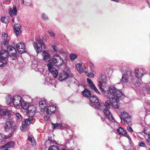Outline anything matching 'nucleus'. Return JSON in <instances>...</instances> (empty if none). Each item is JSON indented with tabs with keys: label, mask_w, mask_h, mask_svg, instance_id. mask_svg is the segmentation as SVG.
<instances>
[{
	"label": "nucleus",
	"mask_w": 150,
	"mask_h": 150,
	"mask_svg": "<svg viewBox=\"0 0 150 150\" xmlns=\"http://www.w3.org/2000/svg\"><path fill=\"white\" fill-rule=\"evenodd\" d=\"M109 109H108L106 108L103 111L106 117L109 120L112 121L113 120V118L109 110Z\"/></svg>",
	"instance_id": "obj_17"
},
{
	"label": "nucleus",
	"mask_w": 150,
	"mask_h": 150,
	"mask_svg": "<svg viewBox=\"0 0 150 150\" xmlns=\"http://www.w3.org/2000/svg\"><path fill=\"white\" fill-rule=\"evenodd\" d=\"M69 76V73L65 71H63L59 74V79L61 81H63L67 79Z\"/></svg>",
	"instance_id": "obj_15"
},
{
	"label": "nucleus",
	"mask_w": 150,
	"mask_h": 150,
	"mask_svg": "<svg viewBox=\"0 0 150 150\" xmlns=\"http://www.w3.org/2000/svg\"><path fill=\"white\" fill-rule=\"evenodd\" d=\"M6 61L4 59H0V67H4L6 65Z\"/></svg>",
	"instance_id": "obj_36"
},
{
	"label": "nucleus",
	"mask_w": 150,
	"mask_h": 150,
	"mask_svg": "<svg viewBox=\"0 0 150 150\" xmlns=\"http://www.w3.org/2000/svg\"><path fill=\"white\" fill-rule=\"evenodd\" d=\"M18 129L17 126L16 125H14L13 128V131L10 132L8 135H4L2 137L3 140L7 139H9L12 136L13 133V131H16Z\"/></svg>",
	"instance_id": "obj_18"
},
{
	"label": "nucleus",
	"mask_w": 150,
	"mask_h": 150,
	"mask_svg": "<svg viewBox=\"0 0 150 150\" xmlns=\"http://www.w3.org/2000/svg\"><path fill=\"white\" fill-rule=\"evenodd\" d=\"M51 47H52L53 50L54 52H55L57 53V46L55 45V44H52L51 45Z\"/></svg>",
	"instance_id": "obj_43"
},
{
	"label": "nucleus",
	"mask_w": 150,
	"mask_h": 150,
	"mask_svg": "<svg viewBox=\"0 0 150 150\" xmlns=\"http://www.w3.org/2000/svg\"><path fill=\"white\" fill-rule=\"evenodd\" d=\"M52 61L53 62V64L56 67L62 65L63 62L62 59L58 54L53 56Z\"/></svg>",
	"instance_id": "obj_8"
},
{
	"label": "nucleus",
	"mask_w": 150,
	"mask_h": 150,
	"mask_svg": "<svg viewBox=\"0 0 150 150\" xmlns=\"http://www.w3.org/2000/svg\"><path fill=\"white\" fill-rule=\"evenodd\" d=\"M47 66L48 67V70L49 71L50 70H52V69L53 68H54L53 67V64L51 62L48 63L47 64Z\"/></svg>",
	"instance_id": "obj_42"
},
{
	"label": "nucleus",
	"mask_w": 150,
	"mask_h": 150,
	"mask_svg": "<svg viewBox=\"0 0 150 150\" xmlns=\"http://www.w3.org/2000/svg\"><path fill=\"white\" fill-rule=\"evenodd\" d=\"M13 122L11 117H9L7 119L6 122L5 123L4 129L5 132H9L12 129Z\"/></svg>",
	"instance_id": "obj_6"
},
{
	"label": "nucleus",
	"mask_w": 150,
	"mask_h": 150,
	"mask_svg": "<svg viewBox=\"0 0 150 150\" xmlns=\"http://www.w3.org/2000/svg\"><path fill=\"white\" fill-rule=\"evenodd\" d=\"M48 141H49L51 143H53L54 142V141L53 140L50 139V137H48Z\"/></svg>",
	"instance_id": "obj_57"
},
{
	"label": "nucleus",
	"mask_w": 150,
	"mask_h": 150,
	"mask_svg": "<svg viewBox=\"0 0 150 150\" xmlns=\"http://www.w3.org/2000/svg\"><path fill=\"white\" fill-rule=\"evenodd\" d=\"M9 55L8 52L7 50H2L0 51V59H6Z\"/></svg>",
	"instance_id": "obj_16"
},
{
	"label": "nucleus",
	"mask_w": 150,
	"mask_h": 150,
	"mask_svg": "<svg viewBox=\"0 0 150 150\" xmlns=\"http://www.w3.org/2000/svg\"><path fill=\"white\" fill-rule=\"evenodd\" d=\"M129 150H137L136 147L134 146H131Z\"/></svg>",
	"instance_id": "obj_55"
},
{
	"label": "nucleus",
	"mask_w": 150,
	"mask_h": 150,
	"mask_svg": "<svg viewBox=\"0 0 150 150\" xmlns=\"http://www.w3.org/2000/svg\"><path fill=\"white\" fill-rule=\"evenodd\" d=\"M7 50L12 60H16L17 59L16 50V48L11 46H7Z\"/></svg>",
	"instance_id": "obj_7"
},
{
	"label": "nucleus",
	"mask_w": 150,
	"mask_h": 150,
	"mask_svg": "<svg viewBox=\"0 0 150 150\" xmlns=\"http://www.w3.org/2000/svg\"><path fill=\"white\" fill-rule=\"evenodd\" d=\"M111 1H115L116 2H119V0H111Z\"/></svg>",
	"instance_id": "obj_60"
},
{
	"label": "nucleus",
	"mask_w": 150,
	"mask_h": 150,
	"mask_svg": "<svg viewBox=\"0 0 150 150\" xmlns=\"http://www.w3.org/2000/svg\"><path fill=\"white\" fill-rule=\"evenodd\" d=\"M139 145L141 146L145 147L146 146L144 143L143 142H141L139 143Z\"/></svg>",
	"instance_id": "obj_52"
},
{
	"label": "nucleus",
	"mask_w": 150,
	"mask_h": 150,
	"mask_svg": "<svg viewBox=\"0 0 150 150\" xmlns=\"http://www.w3.org/2000/svg\"><path fill=\"white\" fill-rule=\"evenodd\" d=\"M48 33L50 36L53 37H54V34L52 30L49 31Z\"/></svg>",
	"instance_id": "obj_48"
},
{
	"label": "nucleus",
	"mask_w": 150,
	"mask_h": 150,
	"mask_svg": "<svg viewBox=\"0 0 150 150\" xmlns=\"http://www.w3.org/2000/svg\"><path fill=\"white\" fill-rule=\"evenodd\" d=\"M9 41L8 40H4V42H3V44L5 46H7V47L8 46V45L9 44Z\"/></svg>",
	"instance_id": "obj_47"
},
{
	"label": "nucleus",
	"mask_w": 150,
	"mask_h": 150,
	"mask_svg": "<svg viewBox=\"0 0 150 150\" xmlns=\"http://www.w3.org/2000/svg\"><path fill=\"white\" fill-rule=\"evenodd\" d=\"M62 150H66V149H62Z\"/></svg>",
	"instance_id": "obj_63"
},
{
	"label": "nucleus",
	"mask_w": 150,
	"mask_h": 150,
	"mask_svg": "<svg viewBox=\"0 0 150 150\" xmlns=\"http://www.w3.org/2000/svg\"><path fill=\"white\" fill-rule=\"evenodd\" d=\"M121 81L124 83H127L128 82V78L127 75L125 74L122 75L121 79Z\"/></svg>",
	"instance_id": "obj_34"
},
{
	"label": "nucleus",
	"mask_w": 150,
	"mask_h": 150,
	"mask_svg": "<svg viewBox=\"0 0 150 150\" xmlns=\"http://www.w3.org/2000/svg\"><path fill=\"white\" fill-rule=\"evenodd\" d=\"M59 54L61 53L62 52L61 51H59Z\"/></svg>",
	"instance_id": "obj_62"
},
{
	"label": "nucleus",
	"mask_w": 150,
	"mask_h": 150,
	"mask_svg": "<svg viewBox=\"0 0 150 150\" xmlns=\"http://www.w3.org/2000/svg\"><path fill=\"white\" fill-rule=\"evenodd\" d=\"M127 129L128 131H129V132H133V130L132 128L130 126H129L127 127Z\"/></svg>",
	"instance_id": "obj_51"
},
{
	"label": "nucleus",
	"mask_w": 150,
	"mask_h": 150,
	"mask_svg": "<svg viewBox=\"0 0 150 150\" xmlns=\"http://www.w3.org/2000/svg\"><path fill=\"white\" fill-rule=\"evenodd\" d=\"M87 75L88 77L90 78H93L94 76V74L92 72L88 73Z\"/></svg>",
	"instance_id": "obj_44"
},
{
	"label": "nucleus",
	"mask_w": 150,
	"mask_h": 150,
	"mask_svg": "<svg viewBox=\"0 0 150 150\" xmlns=\"http://www.w3.org/2000/svg\"><path fill=\"white\" fill-rule=\"evenodd\" d=\"M121 116L120 117L121 120H123L129 126L132 125V119L131 116L126 112L124 111L121 113Z\"/></svg>",
	"instance_id": "obj_4"
},
{
	"label": "nucleus",
	"mask_w": 150,
	"mask_h": 150,
	"mask_svg": "<svg viewBox=\"0 0 150 150\" xmlns=\"http://www.w3.org/2000/svg\"><path fill=\"white\" fill-rule=\"evenodd\" d=\"M77 71L80 73L83 72H84L83 67L82 65L81 67L79 68V69L77 70Z\"/></svg>",
	"instance_id": "obj_46"
},
{
	"label": "nucleus",
	"mask_w": 150,
	"mask_h": 150,
	"mask_svg": "<svg viewBox=\"0 0 150 150\" xmlns=\"http://www.w3.org/2000/svg\"><path fill=\"white\" fill-rule=\"evenodd\" d=\"M117 131L119 134L123 135L128 139H129V135L127 134L126 130H125L124 128L119 127L117 129Z\"/></svg>",
	"instance_id": "obj_20"
},
{
	"label": "nucleus",
	"mask_w": 150,
	"mask_h": 150,
	"mask_svg": "<svg viewBox=\"0 0 150 150\" xmlns=\"http://www.w3.org/2000/svg\"><path fill=\"white\" fill-rule=\"evenodd\" d=\"M15 144L13 141H11L6 145L1 146V149H4L5 148H11L13 147L15 145Z\"/></svg>",
	"instance_id": "obj_25"
},
{
	"label": "nucleus",
	"mask_w": 150,
	"mask_h": 150,
	"mask_svg": "<svg viewBox=\"0 0 150 150\" xmlns=\"http://www.w3.org/2000/svg\"><path fill=\"white\" fill-rule=\"evenodd\" d=\"M33 117H29L28 119H25V120L24 121H23L22 123L24 124H25L28 125H29L30 123V121L32 120L33 119Z\"/></svg>",
	"instance_id": "obj_35"
},
{
	"label": "nucleus",
	"mask_w": 150,
	"mask_h": 150,
	"mask_svg": "<svg viewBox=\"0 0 150 150\" xmlns=\"http://www.w3.org/2000/svg\"><path fill=\"white\" fill-rule=\"evenodd\" d=\"M29 105L28 103H26L25 101H23L22 100L20 106H21L22 108L26 110Z\"/></svg>",
	"instance_id": "obj_33"
},
{
	"label": "nucleus",
	"mask_w": 150,
	"mask_h": 150,
	"mask_svg": "<svg viewBox=\"0 0 150 150\" xmlns=\"http://www.w3.org/2000/svg\"><path fill=\"white\" fill-rule=\"evenodd\" d=\"M148 137L146 139V144L150 146V131L148 132Z\"/></svg>",
	"instance_id": "obj_41"
},
{
	"label": "nucleus",
	"mask_w": 150,
	"mask_h": 150,
	"mask_svg": "<svg viewBox=\"0 0 150 150\" xmlns=\"http://www.w3.org/2000/svg\"><path fill=\"white\" fill-rule=\"evenodd\" d=\"M87 81L88 83L89 84V85L93 84L92 81L89 78L87 79Z\"/></svg>",
	"instance_id": "obj_50"
},
{
	"label": "nucleus",
	"mask_w": 150,
	"mask_h": 150,
	"mask_svg": "<svg viewBox=\"0 0 150 150\" xmlns=\"http://www.w3.org/2000/svg\"><path fill=\"white\" fill-rule=\"evenodd\" d=\"M44 118L45 121H47L49 118V117L47 116H45L44 117Z\"/></svg>",
	"instance_id": "obj_56"
},
{
	"label": "nucleus",
	"mask_w": 150,
	"mask_h": 150,
	"mask_svg": "<svg viewBox=\"0 0 150 150\" xmlns=\"http://www.w3.org/2000/svg\"><path fill=\"white\" fill-rule=\"evenodd\" d=\"M90 105L91 106H94L95 107L98 105V103L99 102V99L96 96L92 95L89 98Z\"/></svg>",
	"instance_id": "obj_10"
},
{
	"label": "nucleus",
	"mask_w": 150,
	"mask_h": 150,
	"mask_svg": "<svg viewBox=\"0 0 150 150\" xmlns=\"http://www.w3.org/2000/svg\"><path fill=\"white\" fill-rule=\"evenodd\" d=\"M36 41L37 42H34L33 43V46L36 52L38 53L42 51V48L45 49L46 46L43 40L40 38L37 39Z\"/></svg>",
	"instance_id": "obj_3"
},
{
	"label": "nucleus",
	"mask_w": 150,
	"mask_h": 150,
	"mask_svg": "<svg viewBox=\"0 0 150 150\" xmlns=\"http://www.w3.org/2000/svg\"><path fill=\"white\" fill-rule=\"evenodd\" d=\"M52 74V76L54 78H56L57 77L58 75V72L57 69L55 68H54L52 69L49 71Z\"/></svg>",
	"instance_id": "obj_30"
},
{
	"label": "nucleus",
	"mask_w": 150,
	"mask_h": 150,
	"mask_svg": "<svg viewBox=\"0 0 150 150\" xmlns=\"http://www.w3.org/2000/svg\"><path fill=\"white\" fill-rule=\"evenodd\" d=\"M11 113V111L9 110L0 109V117L6 115L10 116Z\"/></svg>",
	"instance_id": "obj_23"
},
{
	"label": "nucleus",
	"mask_w": 150,
	"mask_h": 150,
	"mask_svg": "<svg viewBox=\"0 0 150 150\" xmlns=\"http://www.w3.org/2000/svg\"><path fill=\"white\" fill-rule=\"evenodd\" d=\"M51 139H52V137H50V140H51Z\"/></svg>",
	"instance_id": "obj_64"
},
{
	"label": "nucleus",
	"mask_w": 150,
	"mask_h": 150,
	"mask_svg": "<svg viewBox=\"0 0 150 150\" xmlns=\"http://www.w3.org/2000/svg\"><path fill=\"white\" fill-rule=\"evenodd\" d=\"M14 32L17 36H18L21 32V26L18 24H16L14 26Z\"/></svg>",
	"instance_id": "obj_19"
},
{
	"label": "nucleus",
	"mask_w": 150,
	"mask_h": 150,
	"mask_svg": "<svg viewBox=\"0 0 150 150\" xmlns=\"http://www.w3.org/2000/svg\"><path fill=\"white\" fill-rule=\"evenodd\" d=\"M77 57V55L76 54H72L69 56V58L71 60H73L76 59Z\"/></svg>",
	"instance_id": "obj_38"
},
{
	"label": "nucleus",
	"mask_w": 150,
	"mask_h": 150,
	"mask_svg": "<svg viewBox=\"0 0 150 150\" xmlns=\"http://www.w3.org/2000/svg\"><path fill=\"white\" fill-rule=\"evenodd\" d=\"M42 56L43 59L46 62H49L50 60V57L49 54L46 51H44L43 53Z\"/></svg>",
	"instance_id": "obj_24"
},
{
	"label": "nucleus",
	"mask_w": 150,
	"mask_h": 150,
	"mask_svg": "<svg viewBox=\"0 0 150 150\" xmlns=\"http://www.w3.org/2000/svg\"><path fill=\"white\" fill-rule=\"evenodd\" d=\"M98 83L99 87L102 91V94L103 95V93H104V92L106 91H105L104 89L102 87L103 84L102 83L101 81H99Z\"/></svg>",
	"instance_id": "obj_40"
},
{
	"label": "nucleus",
	"mask_w": 150,
	"mask_h": 150,
	"mask_svg": "<svg viewBox=\"0 0 150 150\" xmlns=\"http://www.w3.org/2000/svg\"><path fill=\"white\" fill-rule=\"evenodd\" d=\"M2 35L4 37H6V38L7 37L8 35L7 34V33H2Z\"/></svg>",
	"instance_id": "obj_54"
},
{
	"label": "nucleus",
	"mask_w": 150,
	"mask_h": 150,
	"mask_svg": "<svg viewBox=\"0 0 150 150\" xmlns=\"http://www.w3.org/2000/svg\"><path fill=\"white\" fill-rule=\"evenodd\" d=\"M8 12L10 16L11 17H12L13 16H16L17 9L16 6H14L13 9L10 8L8 10Z\"/></svg>",
	"instance_id": "obj_22"
},
{
	"label": "nucleus",
	"mask_w": 150,
	"mask_h": 150,
	"mask_svg": "<svg viewBox=\"0 0 150 150\" xmlns=\"http://www.w3.org/2000/svg\"><path fill=\"white\" fill-rule=\"evenodd\" d=\"M16 116L19 119H21V115L18 113H16Z\"/></svg>",
	"instance_id": "obj_53"
},
{
	"label": "nucleus",
	"mask_w": 150,
	"mask_h": 150,
	"mask_svg": "<svg viewBox=\"0 0 150 150\" xmlns=\"http://www.w3.org/2000/svg\"><path fill=\"white\" fill-rule=\"evenodd\" d=\"M81 66L82 64H76V67L77 70L79 69V68L81 67Z\"/></svg>",
	"instance_id": "obj_49"
},
{
	"label": "nucleus",
	"mask_w": 150,
	"mask_h": 150,
	"mask_svg": "<svg viewBox=\"0 0 150 150\" xmlns=\"http://www.w3.org/2000/svg\"><path fill=\"white\" fill-rule=\"evenodd\" d=\"M141 81V79L139 78L136 77L135 78H134L132 81V83L136 86H139V84H140Z\"/></svg>",
	"instance_id": "obj_26"
},
{
	"label": "nucleus",
	"mask_w": 150,
	"mask_h": 150,
	"mask_svg": "<svg viewBox=\"0 0 150 150\" xmlns=\"http://www.w3.org/2000/svg\"><path fill=\"white\" fill-rule=\"evenodd\" d=\"M64 125V124L62 123L61 124H54L53 123H52V125L53 126L52 127V128L53 129H55L57 128L61 129L63 127V125Z\"/></svg>",
	"instance_id": "obj_29"
},
{
	"label": "nucleus",
	"mask_w": 150,
	"mask_h": 150,
	"mask_svg": "<svg viewBox=\"0 0 150 150\" xmlns=\"http://www.w3.org/2000/svg\"><path fill=\"white\" fill-rule=\"evenodd\" d=\"M82 93L83 96L86 98L89 97L91 94L90 91L87 88H85Z\"/></svg>",
	"instance_id": "obj_27"
},
{
	"label": "nucleus",
	"mask_w": 150,
	"mask_h": 150,
	"mask_svg": "<svg viewBox=\"0 0 150 150\" xmlns=\"http://www.w3.org/2000/svg\"><path fill=\"white\" fill-rule=\"evenodd\" d=\"M42 18L43 19L46 20L48 19V17L44 13H43L42 15Z\"/></svg>",
	"instance_id": "obj_45"
},
{
	"label": "nucleus",
	"mask_w": 150,
	"mask_h": 150,
	"mask_svg": "<svg viewBox=\"0 0 150 150\" xmlns=\"http://www.w3.org/2000/svg\"><path fill=\"white\" fill-rule=\"evenodd\" d=\"M22 98L21 96L18 95L14 96L12 98L10 99L9 103H12L14 106L16 107H19L22 101Z\"/></svg>",
	"instance_id": "obj_5"
},
{
	"label": "nucleus",
	"mask_w": 150,
	"mask_h": 150,
	"mask_svg": "<svg viewBox=\"0 0 150 150\" xmlns=\"http://www.w3.org/2000/svg\"><path fill=\"white\" fill-rule=\"evenodd\" d=\"M109 101V104L110 105V104L112 105V107L114 108L117 109L119 108V105L118 102H119L117 99L112 97L110 98Z\"/></svg>",
	"instance_id": "obj_13"
},
{
	"label": "nucleus",
	"mask_w": 150,
	"mask_h": 150,
	"mask_svg": "<svg viewBox=\"0 0 150 150\" xmlns=\"http://www.w3.org/2000/svg\"><path fill=\"white\" fill-rule=\"evenodd\" d=\"M39 105L40 109L42 110H43L45 109L47 106L46 101L44 100L40 101L39 102Z\"/></svg>",
	"instance_id": "obj_28"
},
{
	"label": "nucleus",
	"mask_w": 150,
	"mask_h": 150,
	"mask_svg": "<svg viewBox=\"0 0 150 150\" xmlns=\"http://www.w3.org/2000/svg\"><path fill=\"white\" fill-rule=\"evenodd\" d=\"M12 21L13 23H14V19L13 18H12Z\"/></svg>",
	"instance_id": "obj_61"
},
{
	"label": "nucleus",
	"mask_w": 150,
	"mask_h": 150,
	"mask_svg": "<svg viewBox=\"0 0 150 150\" xmlns=\"http://www.w3.org/2000/svg\"><path fill=\"white\" fill-rule=\"evenodd\" d=\"M123 95L122 91L115 87L110 88L103 93V95L107 98H109L110 96H113L115 98H119Z\"/></svg>",
	"instance_id": "obj_1"
},
{
	"label": "nucleus",
	"mask_w": 150,
	"mask_h": 150,
	"mask_svg": "<svg viewBox=\"0 0 150 150\" xmlns=\"http://www.w3.org/2000/svg\"><path fill=\"white\" fill-rule=\"evenodd\" d=\"M28 140L29 141H30L31 142L32 145L33 146H36V144L35 140V138L33 135H31L29 136L28 138Z\"/></svg>",
	"instance_id": "obj_32"
},
{
	"label": "nucleus",
	"mask_w": 150,
	"mask_h": 150,
	"mask_svg": "<svg viewBox=\"0 0 150 150\" xmlns=\"http://www.w3.org/2000/svg\"><path fill=\"white\" fill-rule=\"evenodd\" d=\"M5 19H6V18L4 17H2V18H1V22H2L3 23H4V20Z\"/></svg>",
	"instance_id": "obj_58"
},
{
	"label": "nucleus",
	"mask_w": 150,
	"mask_h": 150,
	"mask_svg": "<svg viewBox=\"0 0 150 150\" xmlns=\"http://www.w3.org/2000/svg\"><path fill=\"white\" fill-rule=\"evenodd\" d=\"M35 107L33 105H29L26 109L27 115L28 117H33L35 113Z\"/></svg>",
	"instance_id": "obj_12"
},
{
	"label": "nucleus",
	"mask_w": 150,
	"mask_h": 150,
	"mask_svg": "<svg viewBox=\"0 0 150 150\" xmlns=\"http://www.w3.org/2000/svg\"><path fill=\"white\" fill-rule=\"evenodd\" d=\"M146 73V71L142 69H138L134 71V74L136 77L141 78Z\"/></svg>",
	"instance_id": "obj_14"
},
{
	"label": "nucleus",
	"mask_w": 150,
	"mask_h": 150,
	"mask_svg": "<svg viewBox=\"0 0 150 150\" xmlns=\"http://www.w3.org/2000/svg\"><path fill=\"white\" fill-rule=\"evenodd\" d=\"M143 132H144L145 134H148V132H147L146 130H145L144 129V131H143Z\"/></svg>",
	"instance_id": "obj_59"
},
{
	"label": "nucleus",
	"mask_w": 150,
	"mask_h": 150,
	"mask_svg": "<svg viewBox=\"0 0 150 150\" xmlns=\"http://www.w3.org/2000/svg\"><path fill=\"white\" fill-rule=\"evenodd\" d=\"M16 47L18 50V52L20 54H21L25 52V46L23 42H20L17 44Z\"/></svg>",
	"instance_id": "obj_11"
},
{
	"label": "nucleus",
	"mask_w": 150,
	"mask_h": 150,
	"mask_svg": "<svg viewBox=\"0 0 150 150\" xmlns=\"http://www.w3.org/2000/svg\"><path fill=\"white\" fill-rule=\"evenodd\" d=\"M22 126L20 128V129L22 131H25L27 129L28 125L25 124H24L22 122Z\"/></svg>",
	"instance_id": "obj_37"
},
{
	"label": "nucleus",
	"mask_w": 150,
	"mask_h": 150,
	"mask_svg": "<svg viewBox=\"0 0 150 150\" xmlns=\"http://www.w3.org/2000/svg\"><path fill=\"white\" fill-rule=\"evenodd\" d=\"M123 95L122 91L115 87L110 88L103 93V95L107 98H109L110 96H113L115 98H119Z\"/></svg>",
	"instance_id": "obj_2"
},
{
	"label": "nucleus",
	"mask_w": 150,
	"mask_h": 150,
	"mask_svg": "<svg viewBox=\"0 0 150 150\" xmlns=\"http://www.w3.org/2000/svg\"><path fill=\"white\" fill-rule=\"evenodd\" d=\"M89 86L90 88L92 90H93L94 91L96 92L97 94L98 95L100 94V92L98 91L94 83L93 84L89 85Z\"/></svg>",
	"instance_id": "obj_31"
},
{
	"label": "nucleus",
	"mask_w": 150,
	"mask_h": 150,
	"mask_svg": "<svg viewBox=\"0 0 150 150\" xmlns=\"http://www.w3.org/2000/svg\"><path fill=\"white\" fill-rule=\"evenodd\" d=\"M56 109V107L55 106L50 105L48 107L46 112L47 114L51 115L52 113H54Z\"/></svg>",
	"instance_id": "obj_21"
},
{
	"label": "nucleus",
	"mask_w": 150,
	"mask_h": 150,
	"mask_svg": "<svg viewBox=\"0 0 150 150\" xmlns=\"http://www.w3.org/2000/svg\"><path fill=\"white\" fill-rule=\"evenodd\" d=\"M109 101L107 100H106L105 103L98 102L97 106H96L95 108H97L99 110H103L106 108L110 109V105L109 104Z\"/></svg>",
	"instance_id": "obj_9"
},
{
	"label": "nucleus",
	"mask_w": 150,
	"mask_h": 150,
	"mask_svg": "<svg viewBox=\"0 0 150 150\" xmlns=\"http://www.w3.org/2000/svg\"><path fill=\"white\" fill-rule=\"evenodd\" d=\"M48 150H59V149L58 146L53 145L52 146H50Z\"/></svg>",
	"instance_id": "obj_39"
}]
</instances>
